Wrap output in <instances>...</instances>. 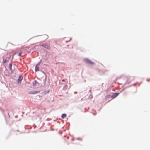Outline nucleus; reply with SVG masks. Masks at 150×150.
Instances as JSON below:
<instances>
[{
  "instance_id": "6e6552de",
  "label": "nucleus",
  "mask_w": 150,
  "mask_h": 150,
  "mask_svg": "<svg viewBox=\"0 0 150 150\" xmlns=\"http://www.w3.org/2000/svg\"><path fill=\"white\" fill-rule=\"evenodd\" d=\"M67 116L65 114H63L61 115V117L62 118H65Z\"/></svg>"
},
{
  "instance_id": "423d86ee",
  "label": "nucleus",
  "mask_w": 150,
  "mask_h": 150,
  "mask_svg": "<svg viewBox=\"0 0 150 150\" xmlns=\"http://www.w3.org/2000/svg\"><path fill=\"white\" fill-rule=\"evenodd\" d=\"M40 92L39 91L32 92L31 91L29 92L28 93L30 94H36Z\"/></svg>"
},
{
  "instance_id": "9d476101",
  "label": "nucleus",
  "mask_w": 150,
  "mask_h": 150,
  "mask_svg": "<svg viewBox=\"0 0 150 150\" xmlns=\"http://www.w3.org/2000/svg\"><path fill=\"white\" fill-rule=\"evenodd\" d=\"M36 81H35V82H33V86H35L36 85Z\"/></svg>"
},
{
  "instance_id": "ddd939ff",
  "label": "nucleus",
  "mask_w": 150,
  "mask_h": 150,
  "mask_svg": "<svg viewBox=\"0 0 150 150\" xmlns=\"http://www.w3.org/2000/svg\"><path fill=\"white\" fill-rule=\"evenodd\" d=\"M62 81V82H64V81H65V80L64 79H63Z\"/></svg>"
},
{
  "instance_id": "1a4fd4ad",
  "label": "nucleus",
  "mask_w": 150,
  "mask_h": 150,
  "mask_svg": "<svg viewBox=\"0 0 150 150\" xmlns=\"http://www.w3.org/2000/svg\"><path fill=\"white\" fill-rule=\"evenodd\" d=\"M48 38V35H45L43 36V38H44L45 39H47V38Z\"/></svg>"
},
{
  "instance_id": "f257e3e1",
  "label": "nucleus",
  "mask_w": 150,
  "mask_h": 150,
  "mask_svg": "<svg viewBox=\"0 0 150 150\" xmlns=\"http://www.w3.org/2000/svg\"><path fill=\"white\" fill-rule=\"evenodd\" d=\"M44 48H46L48 49H50V46L47 44H43L41 45Z\"/></svg>"
},
{
  "instance_id": "9b49d317",
  "label": "nucleus",
  "mask_w": 150,
  "mask_h": 150,
  "mask_svg": "<svg viewBox=\"0 0 150 150\" xmlns=\"http://www.w3.org/2000/svg\"><path fill=\"white\" fill-rule=\"evenodd\" d=\"M12 64H10L9 65V68L10 69H12Z\"/></svg>"
},
{
  "instance_id": "0eeeda50",
  "label": "nucleus",
  "mask_w": 150,
  "mask_h": 150,
  "mask_svg": "<svg viewBox=\"0 0 150 150\" xmlns=\"http://www.w3.org/2000/svg\"><path fill=\"white\" fill-rule=\"evenodd\" d=\"M86 62L89 64H94V62L89 60L88 59H86V61H85Z\"/></svg>"
},
{
  "instance_id": "20e7f679",
  "label": "nucleus",
  "mask_w": 150,
  "mask_h": 150,
  "mask_svg": "<svg viewBox=\"0 0 150 150\" xmlns=\"http://www.w3.org/2000/svg\"><path fill=\"white\" fill-rule=\"evenodd\" d=\"M119 94L118 93H114L111 96V98L112 99H113L117 96Z\"/></svg>"
},
{
  "instance_id": "f8f14e48",
  "label": "nucleus",
  "mask_w": 150,
  "mask_h": 150,
  "mask_svg": "<svg viewBox=\"0 0 150 150\" xmlns=\"http://www.w3.org/2000/svg\"><path fill=\"white\" fill-rule=\"evenodd\" d=\"M22 52H20L19 54H18V55L19 56H21V54H22Z\"/></svg>"
},
{
  "instance_id": "f03ea898",
  "label": "nucleus",
  "mask_w": 150,
  "mask_h": 150,
  "mask_svg": "<svg viewBox=\"0 0 150 150\" xmlns=\"http://www.w3.org/2000/svg\"><path fill=\"white\" fill-rule=\"evenodd\" d=\"M23 79V76H22V75L20 76H19L18 79L17 80V82L18 83H21V82L22 80Z\"/></svg>"
},
{
  "instance_id": "4468645a",
  "label": "nucleus",
  "mask_w": 150,
  "mask_h": 150,
  "mask_svg": "<svg viewBox=\"0 0 150 150\" xmlns=\"http://www.w3.org/2000/svg\"><path fill=\"white\" fill-rule=\"evenodd\" d=\"M130 81H129V82H128V84H129L130 83Z\"/></svg>"
},
{
  "instance_id": "39448f33",
  "label": "nucleus",
  "mask_w": 150,
  "mask_h": 150,
  "mask_svg": "<svg viewBox=\"0 0 150 150\" xmlns=\"http://www.w3.org/2000/svg\"><path fill=\"white\" fill-rule=\"evenodd\" d=\"M40 62L36 65L35 67V71H39V66L40 65Z\"/></svg>"
},
{
  "instance_id": "2eb2a0df",
  "label": "nucleus",
  "mask_w": 150,
  "mask_h": 150,
  "mask_svg": "<svg viewBox=\"0 0 150 150\" xmlns=\"http://www.w3.org/2000/svg\"><path fill=\"white\" fill-rule=\"evenodd\" d=\"M149 80H150L149 79V80H148V81H149Z\"/></svg>"
},
{
  "instance_id": "7ed1b4c3",
  "label": "nucleus",
  "mask_w": 150,
  "mask_h": 150,
  "mask_svg": "<svg viewBox=\"0 0 150 150\" xmlns=\"http://www.w3.org/2000/svg\"><path fill=\"white\" fill-rule=\"evenodd\" d=\"M10 59V57H6V58L5 59H3V60L2 62V63H6L7 62H8Z\"/></svg>"
}]
</instances>
